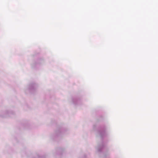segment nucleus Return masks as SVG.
<instances>
[{
    "instance_id": "3",
    "label": "nucleus",
    "mask_w": 158,
    "mask_h": 158,
    "mask_svg": "<svg viewBox=\"0 0 158 158\" xmlns=\"http://www.w3.org/2000/svg\"><path fill=\"white\" fill-rule=\"evenodd\" d=\"M12 114L11 111H6L5 112V114L2 116V117H7L10 116V114Z\"/></svg>"
},
{
    "instance_id": "1",
    "label": "nucleus",
    "mask_w": 158,
    "mask_h": 158,
    "mask_svg": "<svg viewBox=\"0 0 158 158\" xmlns=\"http://www.w3.org/2000/svg\"><path fill=\"white\" fill-rule=\"evenodd\" d=\"M37 85L35 83L30 84L27 86V89L30 92H32L37 88Z\"/></svg>"
},
{
    "instance_id": "2",
    "label": "nucleus",
    "mask_w": 158,
    "mask_h": 158,
    "mask_svg": "<svg viewBox=\"0 0 158 158\" xmlns=\"http://www.w3.org/2000/svg\"><path fill=\"white\" fill-rule=\"evenodd\" d=\"M63 152V150L61 148H59L57 149L55 152V155H61Z\"/></svg>"
}]
</instances>
